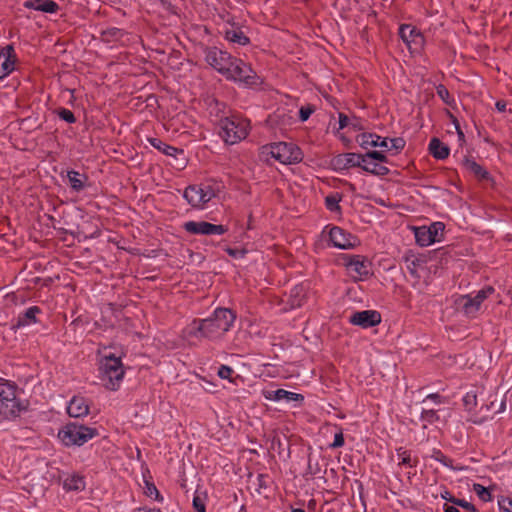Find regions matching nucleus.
Segmentation results:
<instances>
[{
  "mask_svg": "<svg viewBox=\"0 0 512 512\" xmlns=\"http://www.w3.org/2000/svg\"><path fill=\"white\" fill-rule=\"evenodd\" d=\"M236 319V313L229 308H217L206 319L193 320L188 330L190 337L217 339L225 334Z\"/></svg>",
  "mask_w": 512,
  "mask_h": 512,
  "instance_id": "1",
  "label": "nucleus"
},
{
  "mask_svg": "<svg viewBox=\"0 0 512 512\" xmlns=\"http://www.w3.org/2000/svg\"><path fill=\"white\" fill-rule=\"evenodd\" d=\"M274 158L282 164H297L303 159L302 150L294 143L274 142L260 149V159L268 161Z\"/></svg>",
  "mask_w": 512,
  "mask_h": 512,
  "instance_id": "2",
  "label": "nucleus"
},
{
  "mask_svg": "<svg viewBox=\"0 0 512 512\" xmlns=\"http://www.w3.org/2000/svg\"><path fill=\"white\" fill-rule=\"evenodd\" d=\"M98 435L99 432L96 428L78 422H69L58 431V438L67 447H80Z\"/></svg>",
  "mask_w": 512,
  "mask_h": 512,
  "instance_id": "3",
  "label": "nucleus"
},
{
  "mask_svg": "<svg viewBox=\"0 0 512 512\" xmlns=\"http://www.w3.org/2000/svg\"><path fill=\"white\" fill-rule=\"evenodd\" d=\"M100 371L103 380H107L105 387L115 391L120 387L125 371L121 357L113 353L105 354L100 361Z\"/></svg>",
  "mask_w": 512,
  "mask_h": 512,
  "instance_id": "4",
  "label": "nucleus"
},
{
  "mask_svg": "<svg viewBox=\"0 0 512 512\" xmlns=\"http://www.w3.org/2000/svg\"><path fill=\"white\" fill-rule=\"evenodd\" d=\"M202 52L206 63L215 69L218 73L226 76H232L231 67L236 59L227 51L221 50L216 46H202Z\"/></svg>",
  "mask_w": 512,
  "mask_h": 512,
  "instance_id": "5",
  "label": "nucleus"
},
{
  "mask_svg": "<svg viewBox=\"0 0 512 512\" xmlns=\"http://www.w3.org/2000/svg\"><path fill=\"white\" fill-rule=\"evenodd\" d=\"M220 136L227 144H235L244 139L248 132L246 126L236 117H222L218 121Z\"/></svg>",
  "mask_w": 512,
  "mask_h": 512,
  "instance_id": "6",
  "label": "nucleus"
},
{
  "mask_svg": "<svg viewBox=\"0 0 512 512\" xmlns=\"http://www.w3.org/2000/svg\"><path fill=\"white\" fill-rule=\"evenodd\" d=\"M232 76H226L227 80L239 81L248 88H256L263 83V79L246 64L243 60L236 58L231 67Z\"/></svg>",
  "mask_w": 512,
  "mask_h": 512,
  "instance_id": "7",
  "label": "nucleus"
},
{
  "mask_svg": "<svg viewBox=\"0 0 512 512\" xmlns=\"http://www.w3.org/2000/svg\"><path fill=\"white\" fill-rule=\"evenodd\" d=\"M445 225L442 222H433L430 226L414 227L416 243L425 247L436 241H440L439 234L442 237Z\"/></svg>",
  "mask_w": 512,
  "mask_h": 512,
  "instance_id": "8",
  "label": "nucleus"
},
{
  "mask_svg": "<svg viewBox=\"0 0 512 512\" xmlns=\"http://www.w3.org/2000/svg\"><path fill=\"white\" fill-rule=\"evenodd\" d=\"M186 232L192 235H222L228 231L225 225H216L206 221H188L183 224Z\"/></svg>",
  "mask_w": 512,
  "mask_h": 512,
  "instance_id": "9",
  "label": "nucleus"
},
{
  "mask_svg": "<svg viewBox=\"0 0 512 512\" xmlns=\"http://www.w3.org/2000/svg\"><path fill=\"white\" fill-rule=\"evenodd\" d=\"M329 241L334 247L339 249H351L360 243L357 236L352 235L338 226H334L330 229Z\"/></svg>",
  "mask_w": 512,
  "mask_h": 512,
  "instance_id": "10",
  "label": "nucleus"
},
{
  "mask_svg": "<svg viewBox=\"0 0 512 512\" xmlns=\"http://www.w3.org/2000/svg\"><path fill=\"white\" fill-rule=\"evenodd\" d=\"M213 196L214 192L211 188L204 190L198 185H189L183 194V197L193 207H199L208 203Z\"/></svg>",
  "mask_w": 512,
  "mask_h": 512,
  "instance_id": "11",
  "label": "nucleus"
},
{
  "mask_svg": "<svg viewBox=\"0 0 512 512\" xmlns=\"http://www.w3.org/2000/svg\"><path fill=\"white\" fill-rule=\"evenodd\" d=\"M349 322L362 328L374 327L381 322V314L376 310H363L354 312Z\"/></svg>",
  "mask_w": 512,
  "mask_h": 512,
  "instance_id": "12",
  "label": "nucleus"
},
{
  "mask_svg": "<svg viewBox=\"0 0 512 512\" xmlns=\"http://www.w3.org/2000/svg\"><path fill=\"white\" fill-rule=\"evenodd\" d=\"M29 402L27 400H11V402L0 400V416L3 419L12 420L20 416L22 412L28 410Z\"/></svg>",
  "mask_w": 512,
  "mask_h": 512,
  "instance_id": "13",
  "label": "nucleus"
},
{
  "mask_svg": "<svg viewBox=\"0 0 512 512\" xmlns=\"http://www.w3.org/2000/svg\"><path fill=\"white\" fill-rule=\"evenodd\" d=\"M493 292L494 288L488 286L478 291L475 297H471L469 295L464 296L462 298L464 301L462 308L465 314L474 315L479 310L481 303L488 297V295L492 294Z\"/></svg>",
  "mask_w": 512,
  "mask_h": 512,
  "instance_id": "14",
  "label": "nucleus"
},
{
  "mask_svg": "<svg viewBox=\"0 0 512 512\" xmlns=\"http://www.w3.org/2000/svg\"><path fill=\"white\" fill-rule=\"evenodd\" d=\"M360 154L357 153H342L338 154L331 160V165L335 170H344L351 167H360L362 166Z\"/></svg>",
  "mask_w": 512,
  "mask_h": 512,
  "instance_id": "15",
  "label": "nucleus"
},
{
  "mask_svg": "<svg viewBox=\"0 0 512 512\" xmlns=\"http://www.w3.org/2000/svg\"><path fill=\"white\" fill-rule=\"evenodd\" d=\"M356 142L363 148L371 147L388 148V138H381L375 133H361L356 136Z\"/></svg>",
  "mask_w": 512,
  "mask_h": 512,
  "instance_id": "16",
  "label": "nucleus"
},
{
  "mask_svg": "<svg viewBox=\"0 0 512 512\" xmlns=\"http://www.w3.org/2000/svg\"><path fill=\"white\" fill-rule=\"evenodd\" d=\"M148 142L153 146L155 149L162 152L164 155H170L171 153H178L180 154L179 162L176 163L178 166H183L186 161V155L183 149L177 148L174 146H171L165 142H163L159 138H148Z\"/></svg>",
  "mask_w": 512,
  "mask_h": 512,
  "instance_id": "17",
  "label": "nucleus"
},
{
  "mask_svg": "<svg viewBox=\"0 0 512 512\" xmlns=\"http://www.w3.org/2000/svg\"><path fill=\"white\" fill-rule=\"evenodd\" d=\"M70 417L80 418L89 414V405L84 397L74 396L67 407Z\"/></svg>",
  "mask_w": 512,
  "mask_h": 512,
  "instance_id": "18",
  "label": "nucleus"
},
{
  "mask_svg": "<svg viewBox=\"0 0 512 512\" xmlns=\"http://www.w3.org/2000/svg\"><path fill=\"white\" fill-rule=\"evenodd\" d=\"M347 262L346 266L353 271H355L360 276H368L369 275V261L360 255H350L346 257Z\"/></svg>",
  "mask_w": 512,
  "mask_h": 512,
  "instance_id": "19",
  "label": "nucleus"
},
{
  "mask_svg": "<svg viewBox=\"0 0 512 512\" xmlns=\"http://www.w3.org/2000/svg\"><path fill=\"white\" fill-rule=\"evenodd\" d=\"M428 151L437 160H444L448 158L450 154L449 146L437 137L431 138L428 145Z\"/></svg>",
  "mask_w": 512,
  "mask_h": 512,
  "instance_id": "20",
  "label": "nucleus"
},
{
  "mask_svg": "<svg viewBox=\"0 0 512 512\" xmlns=\"http://www.w3.org/2000/svg\"><path fill=\"white\" fill-rule=\"evenodd\" d=\"M24 7L50 14L59 10V5L53 0H28L24 3Z\"/></svg>",
  "mask_w": 512,
  "mask_h": 512,
  "instance_id": "21",
  "label": "nucleus"
},
{
  "mask_svg": "<svg viewBox=\"0 0 512 512\" xmlns=\"http://www.w3.org/2000/svg\"><path fill=\"white\" fill-rule=\"evenodd\" d=\"M41 312L42 310L38 306L29 307L24 313L19 314L16 323L12 326V329L15 330L32 323H36V315L40 314Z\"/></svg>",
  "mask_w": 512,
  "mask_h": 512,
  "instance_id": "22",
  "label": "nucleus"
},
{
  "mask_svg": "<svg viewBox=\"0 0 512 512\" xmlns=\"http://www.w3.org/2000/svg\"><path fill=\"white\" fill-rule=\"evenodd\" d=\"M463 164L479 181H492L490 173L473 159L465 157Z\"/></svg>",
  "mask_w": 512,
  "mask_h": 512,
  "instance_id": "23",
  "label": "nucleus"
},
{
  "mask_svg": "<svg viewBox=\"0 0 512 512\" xmlns=\"http://www.w3.org/2000/svg\"><path fill=\"white\" fill-rule=\"evenodd\" d=\"M265 398L268 400L279 401L285 399L287 401H303L304 396L302 394L290 392L284 389H277L275 391H267Z\"/></svg>",
  "mask_w": 512,
  "mask_h": 512,
  "instance_id": "24",
  "label": "nucleus"
},
{
  "mask_svg": "<svg viewBox=\"0 0 512 512\" xmlns=\"http://www.w3.org/2000/svg\"><path fill=\"white\" fill-rule=\"evenodd\" d=\"M128 35L123 29L117 27H110L100 32L99 39L104 43L121 42L123 38Z\"/></svg>",
  "mask_w": 512,
  "mask_h": 512,
  "instance_id": "25",
  "label": "nucleus"
},
{
  "mask_svg": "<svg viewBox=\"0 0 512 512\" xmlns=\"http://www.w3.org/2000/svg\"><path fill=\"white\" fill-rule=\"evenodd\" d=\"M70 188L75 192L82 191L88 181V176L75 170L67 172Z\"/></svg>",
  "mask_w": 512,
  "mask_h": 512,
  "instance_id": "26",
  "label": "nucleus"
},
{
  "mask_svg": "<svg viewBox=\"0 0 512 512\" xmlns=\"http://www.w3.org/2000/svg\"><path fill=\"white\" fill-rule=\"evenodd\" d=\"M18 387L8 381L0 383V400L11 402V400H20L17 396Z\"/></svg>",
  "mask_w": 512,
  "mask_h": 512,
  "instance_id": "27",
  "label": "nucleus"
},
{
  "mask_svg": "<svg viewBox=\"0 0 512 512\" xmlns=\"http://www.w3.org/2000/svg\"><path fill=\"white\" fill-rule=\"evenodd\" d=\"M210 114L212 116H215L218 118L217 121H219L222 117H228L227 114L229 113V110L227 111L228 107L226 103L221 102L217 100L216 98H212L211 102L209 104Z\"/></svg>",
  "mask_w": 512,
  "mask_h": 512,
  "instance_id": "28",
  "label": "nucleus"
},
{
  "mask_svg": "<svg viewBox=\"0 0 512 512\" xmlns=\"http://www.w3.org/2000/svg\"><path fill=\"white\" fill-rule=\"evenodd\" d=\"M225 38L230 42L237 43L239 45H247L250 41L244 32L239 29H227L225 31Z\"/></svg>",
  "mask_w": 512,
  "mask_h": 512,
  "instance_id": "29",
  "label": "nucleus"
},
{
  "mask_svg": "<svg viewBox=\"0 0 512 512\" xmlns=\"http://www.w3.org/2000/svg\"><path fill=\"white\" fill-rule=\"evenodd\" d=\"M361 169L375 176H386L390 172L388 167L368 161L366 163H362Z\"/></svg>",
  "mask_w": 512,
  "mask_h": 512,
  "instance_id": "30",
  "label": "nucleus"
},
{
  "mask_svg": "<svg viewBox=\"0 0 512 512\" xmlns=\"http://www.w3.org/2000/svg\"><path fill=\"white\" fill-rule=\"evenodd\" d=\"M417 31L415 27L408 24H403L399 28V36L409 48H411V40Z\"/></svg>",
  "mask_w": 512,
  "mask_h": 512,
  "instance_id": "31",
  "label": "nucleus"
},
{
  "mask_svg": "<svg viewBox=\"0 0 512 512\" xmlns=\"http://www.w3.org/2000/svg\"><path fill=\"white\" fill-rule=\"evenodd\" d=\"M363 163H366L368 159L378 161L380 163H388V157L385 151L370 150L365 154L359 155Z\"/></svg>",
  "mask_w": 512,
  "mask_h": 512,
  "instance_id": "32",
  "label": "nucleus"
},
{
  "mask_svg": "<svg viewBox=\"0 0 512 512\" xmlns=\"http://www.w3.org/2000/svg\"><path fill=\"white\" fill-rule=\"evenodd\" d=\"M84 487V481L82 477L73 476L69 479H66L64 482V488L68 491H77L81 490Z\"/></svg>",
  "mask_w": 512,
  "mask_h": 512,
  "instance_id": "33",
  "label": "nucleus"
},
{
  "mask_svg": "<svg viewBox=\"0 0 512 512\" xmlns=\"http://www.w3.org/2000/svg\"><path fill=\"white\" fill-rule=\"evenodd\" d=\"M341 201V196L339 194L328 195L325 198L326 208L331 212L340 211L341 207L339 202Z\"/></svg>",
  "mask_w": 512,
  "mask_h": 512,
  "instance_id": "34",
  "label": "nucleus"
},
{
  "mask_svg": "<svg viewBox=\"0 0 512 512\" xmlns=\"http://www.w3.org/2000/svg\"><path fill=\"white\" fill-rule=\"evenodd\" d=\"M54 113L63 121L73 124L76 122V117L72 111L66 108H57Z\"/></svg>",
  "mask_w": 512,
  "mask_h": 512,
  "instance_id": "35",
  "label": "nucleus"
},
{
  "mask_svg": "<svg viewBox=\"0 0 512 512\" xmlns=\"http://www.w3.org/2000/svg\"><path fill=\"white\" fill-rule=\"evenodd\" d=\"M144 494L147 497H150V498L154 496L155 500H157V501H163V497L159 493V491H158L157 487L155 486V484L153 482L148 481V480H145Z\"/></svg>",
  "mask_w": 512,
  "mask_h": 512,
  "instance_id": "36",
  "label": "nucleus"
},
{
  "mask_svg": "<svg viewBox=\"0 0 512 512\" xmlns=\"http://www.w3.org/2000/svg\"><path fill=\"white\" fill-rule=\"evenodd\" d=\"M0 56V79L9 75L14 70V60L2 59Z\"/></svg>",
  "mask_w": 512,
  "mask_h": 512,
  "instance_id": "37",
  "label": "nucleus"
},
{
  "mask_svg": "<svg viewBox=\"0 0 512 512\" xmlns=\"http://www.w3.org/2000/svg\"><path fill=\"white\" fill-rule=\"evenodd\" d=\"M454 506H459L469 512H479V510L475 507L474 504L466 501L465 499L451 497L448 499Z\"/></svg>",
  "mask_w": 512,
  "mask_h": 512,
  "instance_id": "38",
  "label": "nucleus"
},
{
  "mask_svg": "<svg viewBox=\"0 0 512 512\" xmlns=\"http://www.w3.org/2000/svg\"><path fill=\"white\" fill-rule=\"evenodd\" d=\"M473 489L476 492L477 496L484 502H488L492 500V494L490 490L484 487L481 484H474Z\"/></svg>",
  "mask_w": 512,
  "mask_h": 512,
  "instance_id": "39",
  "label": "nucleus"
},
{
  "mask_svg": "<svg viewBox=\"0 0 512 512\" xmlns=\"http://www.w3.org/2000/svg\"><path fill=\"white\" fill-rule=\"evenodd\" d=\"M436 93L443 100V102L447 105H451L454 99L451 97L449 90L445 85L439 84L436 87Z\"/></svg>",
  "mask_w": 512,
  "mask_h": 512,
  "instance_id": "40",
  "label": "nucleus"
},
{
  "mask_svg": "<svg viewBox=\"0 0 512 512\" xmlns=\"http://www.w3.org/2000/svg\"><path fill=\"white\" fill-rule=\"evenodd\" d=\"M463 405L467 411H471L477 405V395L471 391L463 397Z\"/></svg>",
  "mask_w": 512,
  "mask_h": 512,
  "instance_id": "41",
  "label": "nucleus"
},
{
  "mask_svg": "<svg viewBox=\"0 0 512 512\" xmlns=\"http://www.w3.org/2000/svg\"><path fill=\"white\" fill-rule=\"evenodd\" d=\"M421 419L432 424L439 420V416L437 414V411L433 409H423L421 412Z\"/></svg>",
  "mask_w": 512,
  "mask_h": 512,
  "instance_id": "42",
  "label": "nucleus"
},
{
  "mask_svg": "<svg viewBox=\"0 0 512 512\" xmlns=\"http://www.w3.org/2000/svg\"><path fill=\"white\" fill-rule=\"evenodd\" d=\"M432 457L442 463L446 467H453V461L452 459L448 458L446 455H444L440 450H434Z\"/></svg>",
  "mask_w": 512,
  "mask_h": 512,
  "instance_id": "43",
  "label": "nucleus"
},
{
  "mask_svg": "<svg viewBox=\"0 0 512 512\" xmlns=\"http://www.w3.org/2000/svg\"><path fill=\"white\" fill-rule=\"evenodd\" d=\"M314 111H315V107L313 105L309 104L306 106H302L299 109V120L301 122L307 121Z\"/></svg>",
  "mask_w": 512,
  "mask_h": 512,
  "instance_id": "44",
  "label": "nucleus"
},
{
  "mask_svg": "<svg viewBox=\"0 0 512 512\" xmlns=\"http://www.w3.org/2000/svg\"><path fill=\"white\" fill-rule=\"evenodd\" d=\"M390 142H391V147L388 146V148H385L387 151L392 150V149H394L396 151H401L405 147V140L401 137L390 139Z\"/></svg>",
  "mask_w": 512,
  "mask_h": 512,
  "instance_id": "45",
  "label": "nucleus"
},
{
  "mask_svg": "<svg viewBox=\"0 0 512 512\" xmlns=\"http://www.w3.org/2000/svg\"><path fill=\"white\" fill-rule=\"evenodd\" d=\"M170 159L168 161L169 165H171L172 167L176 168L177 170H182L184 169L186 166H187V163H188V158L186 157V161L184 163L183 166H178L176 163H178L180 160H179V157H180V154L178 153H171L170 155H167Z\"/></svg>",
  "mask_w": 512,
  "mask_h": 512,
  "instance_id": "46",
  "label": "nucleus"
},
{
  "mask_svg": "<svg viewBox=\"0 0 512 512\" xmlns=\"http://www.w3.org/2000/svg\"><path fill=\"white\" fill-rule=\"evenodd\" d=\"M170 159L168 161L169 165H171L172 167L176 168L177 170H182L184 169L186 166H187V163H188V158L186 157V161L184 163L183 166H178L176 163H178L180 160H179V157H180V154L178 153H171L170 155H167Z\"/></svg>",
  "mask_w": 512,
  "mask_h": 512,
  "instance_id": "47",
  "label": "nucleus"
},
{
  "mask_svg": "<svg viewBox=\"0 0 512 512\" xmlns=\"http://www.w3.org/2000/svg\"><path fill=\"white\" fill-rule=\"evenodd\" d=\"M0 56H3L2 59L14 60V63L16 62V54L12 45H7L4 47L0 53Z\"/></svg>",
  "mask_w": 512,
  "mask_h": 512,
  "instance_id": "48",
  "label": "nucleus"
},
{
  "mask_svg": "<svg viewBox=\"0 0 512 512\" xmlns=\"http://www.w3.org/2000/svg\"><path fill=\"white\" fill-rule=\"evenodd\" d=\"M233 373H234V370L230 366H227V365H221L218 369V376L222 379L230 380Z\"/></svg>",
  "mask_w": 512,
  "mask_h": 512,
  "instance_id": "49",
  "label": "nucleus"
},
{
  "mask_svg": "<svg viewBox=\"0 0 512 512\" xmlns=\"http://www.w3.org/2000/svg\"><path fill=\"white\" fill-rule=\"evenodd\" d=\"M397 451L399 457H401V462L399 464L412 466L410 452L407 450H403V448H399Z\"/></svg>",
  "mask_w": 512,
  "mask_h": 512,
  "instance_id": "50",
  "label": "nucleus"
},
{
  "mask_svg": "<svg viewBox=\"0 0 512 512\" xmlns=\"http://www.w3.org/2000/svg\"><path fill=\"white\" fill-rule=\"evenodd\" d=\"M224 250L226 251V253L229 256H231L233 258H242L247 253L246 249H236V248H231V247H226Z\"/></svg>",
  "mask_w": 512,
  "mask_h": 512,
  "instance_id": "51",
  "label": "nucleus"
},
{
  "mask_svg": "<svg viewBox=\"0 0 512 512\" xmlns=\"http://www.w3.org/2000/svg\"><path fill=\"white\" fill-rule=\"evenodd\" d=\"M498 504L501 510L512 512V498L501 497V499L498 500Z\"/></svg>",
  "mask_w": 512,
  "mask_h": 512,
  "instance_id": "52",
  "label": "nucleus"
},
{
  "mask_svg": "<svg viewBox=\"0 0 512 512\" xmlns=\"http://www.w3.org/2000/svg\"><path fill=\"white\" fill-rule=\"evenodd\" d=\"M192 504L195 512H206L205 503L198 495L194 496Z\"/></svg>",
  "mask_w": 512,
  "mask_h": 512,
  "instance_id": "53",
  "label": "nucleus"
},
{
  "mask_svg": "<svg viewBox=\"0 0 512 512\" xmlns=\"http://www.w3.org/2000/svg\"><path fill=\"white\" fill-rule=\"evenodd\" d=\"M345 440L342 431L338 432L334 436V441L330 444L333 449L340 448L344 445Z\"/></svg>",
  "mask_w": 512,
  "mask_h": 512,
  "instance_id": "54",
  "label": "nucleus"
},
{
  "mask_svg": "<svg viewBox=\"0 0 512 512\" xmlns=\"http://www.w3.org/2000/svg\"><path fill=\"white\" fill-rule=\"evenodd\" d=\"M350 126L355 131H361V130L365 129L364 125L362 124L361 119L356 116H353L352 119L350 120Z\"/></svg>",
  "mask_w": 512,
  "mask_h": 512,
  "instance_id": "55",
  "label": "nucleus"
},
{
  "mask_svg": "<svg viewBox=\"0 0 512 512\" xmlns=\"http://www.w3.org/2000/svg\"><path fill=\"white\" fill-rule=\"evenodd\" d=\"M411 43H413L417 47H422L424 44V36L420 31H417V33L413 36Z\"/></svg>",
  "mask_w": 512,
  "mask_h": 512,
  "instance_id": "56",
  "label": "nucleus"
},
{
  "mask_svg": "<svg viewBox=\"0 0 512 512\" xmlns=\"http://www.w3.org/2000/svg\"><path fill=\"white\" fill-rule=\"evenodd\" d=\"M339 129H344L348 125H350V119L349 117L344 113H339Z\"/></svg>",
  "mask_w": 512,
  "mask_h": 512,
  "instance_id": "57",
  "label": "nucleus"
},
{
  "mask_svg": "<svg viewBox=\"0 0 512 512\" xmlns=\"http://www.w3.org/2000/svg\"><path fill=\"white\" fill-rule=\"evenodd\" d=\"M268 478H269V476L267 474H258L257 482H258L259 488H263V489L268 488V483H267Z\"/></svg>",
  "mask_w": 512,
  "mask_h": 512,
  "instance_id": "58",
  "label": "nucleus"
},
{
  "mask_svg": "<svg viewBox=\"0 0 512 512\" xmlns=\"http://www.w3.org/2000/svg\"><path fill=\"white\" fill-rule=\"evenodd\" d=\"M161 5L169 12L175 13V6L171 3L170 0H158Z\"/></svg>",
  "mask_w": 512,
  "mask_h": 512,
  "instance_id": "59",
  "label": "nucleus"
},
{
  "mask_svg": "<svg viewBox=\"0 0 512 512\" xmlns=\"http://www.w3.org/2000/svg\"><path fill=\"white\" fill-rule=\"evenodd\" d=\"M276 446L278 448L279 453H281V451L284 450V444L282 443L279 437H274L272 440V448L274 449Z\"/></svg>",
  "mask_w": 512,
  "mask_h": 512,
  "instance_id": "60",
  "label": "nucleus"
},
{
  "mask_svg": "<svg viewBox=\"0 0 512 512\" xmlns=\"http://www.w3.org/2000/svg\"><path fill=\"white\" fill-rule=\"evenodd\" d=\"M426 399L433 400L436 403H442V397L438 393L429 394Z\"/></svg>",
  "mask_w": 512,
  "mask_h": 512,
  "instance_id": "61",
  "label": "nucleus"
},
{
  "mask_svg": "<svg viewBox=\"0 0 512 512\" xmlns=\"http://www.w3.org/2000/svg\"><path fill=\"white\" fill-rule=\"evenodd\" d=\"M443 510H444V512H460L458 510V508H456L454 506V504L453 505L444 504Z\"/></svg>",
  "mask_w": 512,
  "mask_h": 512,
  "instance_id": "62",
  "label": "nucleus"
},
{
  "mask_svg": "<svg viewBox=\"0 0 512 512\" xmlns=\"http://www.w3.org/2000/svg\"><path fill=\"white\" fill-rule=\"evenodd\" d=\"M448 114H449V117L451 119V122L455 126L456 131H458V128H461L458 119L452 113L448 112Z\"/></svg>",
  "mask_w": 512,
  "mask_h": 512,
  "instance_id": "63",
  "label": "nucleus"
},
{
  "mask_svg": "<svg viewBox=\"0 0 512 512\" xmlns=\"http://www.w3.org/2000/svg\"><path fill=\"white\" fill-rule=\"evenodd\" d=\"M495 106L496 109L500 112H504L506 110V103L504 101H497Z\"/></svg>",
  "mask_w": 512,
  "mask_h": 512,
  "instance_id": "64",
  "label": "nucleus"
}]
</instances>
